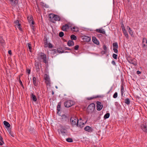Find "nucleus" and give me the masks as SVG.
<instances>
[{
  "label": "nucleus",
  "instance_id": "nucleus-26",
  "mask_svg": "<svg viewBox=\"0 0 147 147\" xmlns=\"http://www.w3.org/2000/svg\"><path fill=\"white\" fill-rule=\"evenodd\" d=\"M32 82L34 85L36 86L37 85V83L36 82V77H34L32 78Z\"/></svg>",
  "mask_w": 147,
  "mask_h": 147
},
{
  "label": "nucleus",
  "instance_id": "nucleus-42",
  "mask_svg": "<svg viewBox=\"0 0 147 147\" xmlns=\"http://www.w3.org/2000/svg\"><path fill=\"white\" fill-rule=\"evenodd\" d=\"M80 121V125H83L82 126V127H80V128H82L83 127L84 125V123L82 121L81 119H80V121Z\"/></svg>",
  "mask_w": 147,
  "mask_h": 147
},
{
  "label": "nucleus",
  "instance_id": "nucleus-1",
  "mask_svg": "<svg viewBox=\"0 0 147 147\" xmlns=\"http://www.w3.org/2000/svg\"><path fill=\"white\" fill-rule=\"evenodd\" d=\"M48 16L50 21L52 23H55L56 21H62L60 17L57 15L51 13L49 14Z\"/></svg>",
  "mask_w": 147,
  "mask_h": 147
},
{
  "label": "nucleus",
  "instance_id": "nucleus-16",
  "mask_svg": "<svg viewBox=\"0 0 147 147\" xmlns=\"http://www.w3.org/2000/svg\"><path fill=\"white\" fill-rule=\"evenodd\" d=\"M92 41L94 43L96 44L97 45H98L99 44V41L95 37L93 36L92 37Z\"/></svg>",
  "mask_w": 147,
  "mask_h": 147
},
{
  "label": "nucleus",
  "instance_id": "nucleus-18",
  "mask_svg": "<svg viewBox=\"0 0 147 147\" xmlns=\"http://www.w3.org/2000/svg\"><path fill=\"white\" fill-rule=\"evenodd\" d=\"M84 129L85 131L89 132H91L92 131V129L89 126H87L85 127Z\"/></svg>",
  "mask_w": 147,
  "mask_h": 147
},
{
  "label": "nucleus",
  "instance_id": "nucleus-39",
  "mask_svg": "<svg viewBox=\"0 0 147 147\" xmlns=\"http://www.w3.org/2000/svg\"><path fill=\"white\" fill-rule=\"evenodd\" d=\"M121 28H122V30L123 32L126 31V30H125V28L124 27V25L123 23H122L121 25Z\"/></svg>",
  "mask_w": 147,
  "mask_h": 147
},
{
  "label": "nucleus",
  "instance_id": "nucleus-57",
  "mask_svg": "<svg viewBox=\"0 0 147 147\" xmlns=\"http://www.w3.org/2000/svg\"><path fill=\"white\" fill-rule=\"evenodd\" d=\"M33 25H30V26H31L32 27V28L33 29V30H34V26H33Z\"/></svg>",
  "mask_w": 147,
  "mask_h": 147
},
{
  "label": "nucleus",
  "instance_id": "nucleus-53",
  "mask_svg": "<svg viewBox=\"0 0 147 147\" xmlns=\"http://www.w3.org/2000/svg\"><path fill=\"white\" fill-rule=\"evenodd\" d=\"M8 53L9 54H10V55H11V54H12L11 51V50H9L8 51Z\"/></svg>",
  "mask_w": 147,
  "mask_h": 147
},
{
  "label": "nucleus",
  "instance_id": "nucleus-30",
  "mask_svg": "<svg viewBox=\"0 0 147 147\" xmlns=\"http://www.w3.org/2000/svg\"><path fill=\"white\" fill-rule=\"evenodd\" d=\"M110 116V114L109 113H107L104 116V118L107 119L109 118Z\"/></svg>",
  "mask_w": 147,
  "mask_h": 147
},
{
  "label": "nucleus",
  "instance_id": "nucleus-56",
  "mask_svg": "<svg viewBox=\"0 0 147 147\" xmlns=\"http://www.w3.org/2000/svg\"><path fill=\"white\" fill-rule=\"evenodd\" d=\"M141 73V72L140 71H137V74H140Z\"/></svg>",
  "mask_w": 147,
  "mask_h": 147
},
{
  "label": "nucleus",
  "instance_id": "nucleus-36",
  "mask_svg": "<svg viewBox=\"0 0 147 147\" xmlns=\"http://www.w3.org/2000/svg\"><path fill=\"white\" fill-rule=\"evenodd\" d=\"M84 38L86 39V41L87 42H89L90 40L91 39L90 37H88L87 36H85Z\"/></svg>",
  "mask_w": 147,
  "mask_h": 147
},
{
  "label": "nucleus",
  "instance_id": "nucleus-43",
  "mask_svg": "<svg viewBox=\"0 0 147 147\" xmlns=\"http://www.w3.org/2000/svg\"><path fill=\"white\" fill-rule=\"evenodd\" d=\"M30 69H27L26 72V73L28 74V75H29L30 73Z\"/></svg>",
  "mask_w": 147,
  "mask_h": 147
},
{
  "label": "nucleus",
  "instance_id": "nucleus-5",
  "mask_svg": "<svg viewBox=\"0 0 147 147\" xmlns=\"http://www.w3.org/2000/svg\"><path fill=\"white\" fill-rule=\"evenodd\" d=\"M127 60L129 63L132 64L133 65H137V61L135 59L129 57L127 59Z\"/></svg>",
  "mask_w": 147,
  "mask_h": 147
},
{
  "label": "nucleus",
  "instance_id": "nucleus-32",
  "mask_svg": "<svg viewBox=\"0 0 147 147\" xmlns=\"http://www.w3.org/2000/svg\"><path fill=\"white\" fill-rule=\"evenodd\" d=\"M123 32V34L124 35L126 38L128 39L129 38L128 35L126 30Z\"/></svg>",
  "mask_w": 147,
  "mask_h": 147
},
{
  "label": "nucleus",
  "instance_id": "nucleus-11",
  "mask_svg": "<svg viewBox=\"0 0 147 147\" xmlns=\"http://www.w3.org/2000/svg\"><path fill=\"white\" fill-rule=\"evenodd\" d=\"M27 19L28 22L30 25H33L34 24V22L33 20V18L31 16H28L27 17Z\"/></svg>",
  "mask_w": 147,
  "mask_h": 147
},
{
  "label": "nucleus",
  "instance_id": "nucleus-50",
  "mask_svg": "<svg viewBox=\"0 0 147 147\" xmlns=\"http://www.w3.org/2000/svg\"><path fill=\"white\" fill-rule=\"evenodd\" d=\"M19 83H20V85H21V86L22 87H23L24 86L23 84H22V81L20 80H19Z\"/></svg>",
  "mask_w": 147,
  "mask_h": 147
},
{
  "label": "nucleus",
  "instance_id": "nucleus-58",
  "mask_svg": "<svg viewBox=\"0 0 147 147\" xmlns=\"http://www.w3.org/2000/svg\"><path fill=\"white\" fill-rule=\"evenodd\" d=\"M54 51V52H55V53L56 52V51H56V49H54L53 50Z\"/></svg>",
  "mask_w": 147,
  "mask_h": 147
},
{
  "label": "nucleus",
  "instance_id": "nucleus-47",
  "mask_svg": "<svg viewBox=\"0 0 147 147\" xmlns=\"http://www.w3.org/2000/svg\"><path fill=\"white\" fill-rule=\"evenodd\" d=\"M117 48H113V51L115 53H117L118 52Z\"/></svg>",
  "mask_w": 147,
  "mask_h": 147
},
{
  "label": "nucleus",
  "instance_id": "nucleus-52",
  "mask_svg": "<svg viewBox=\"0 0 147 147\" xmlns=\"http://www.w3.org/2000/svg\"><path fill=\"white\" fill-rule=\"evenodd\" d=\"M65 50H71V49L70 48H68V47H65Z\"/></svg>",
  "mask_w": 147,
  "mask_h": 147
},
{
  "label": "nucleus",
  "instance_id": "nucleus-49",
  "mask_svg": "<svg viewBox=\"0 0 147 147\" xmlns=\"http://www.w3.org/2000/svg\"><path fill=\"white\" fill-rule=\"evenodd\" d=\"M79 46L78 45L75 46L74 47V49L75 50H77L78 49Z\"/></svg>",
  "mask_w": 147,
  "mask_h": 147
},
{
  "label": "nucleus",
  "instance_id": "nucleus-3",
  "mask_svg": "<svg viewBox=\"0 0 147 147\" xmlns=\"http://www.w3.org/2000/svg\"><path fill=\"white\" fill-rule=\"evenodd\" d=\"M37 58L40 61L42 60V62L45 63H48L47 56L44 53L42 52L39 53L38 54Z\"/></svg>",
  "mask_w": 147,
  "mask_h": 147
},
{
  "label": "nucleus",
  "instance_id": "nucleus-12",
  "mask_svg": "<svg viewBox=\"0 0 147 147\" xmlns=\"http://www.w3.org/2000/svg\"><path fill=\"white\" fill-rule=\"evenodd\" d=\"M60 131L61 133L63 135H64L65 134H66L67 133V130L65 127L63 126L61 127Z\"/></svg>",
  "mask_w": 147,
  "mask_h": 147
},
{
  "label": "nucleus",
  "instance_id": "nucleus-27",
  "mask_svg": "<svg viewBox=\"0 0 147 147\" xmlns=\"http://www.w3.org/2000/svg\"><path fill=\"white\" fill-rule=\"evenodd\" d=\"M61 102H59L58 105L57 107V113H58L60 111V108L61 107Z\"/></svg>",
  "mask_w": 147,
  "mask_h": 147
},
{
  "label": "nucleus",
  "instance_id": "nucleus-21",
  "mask_svg": "<svg viewBox=\"0 0 147 147\" xmlns=\"http://www.w3.org/2000/svg\"><path fill=\"white\" fill-rule=\"evenodd\" d=\"M121 97L122 98L123 97H124V96H123V93H124V88L123 85V84H122L121 85Z\"/></svg>",
  "mask_w": 147,
  "mask_h": 147
},
{
  "label": "nucleus",
  "instance_id": "nucleus-48",
  "mask_svg": "<svg viewBox=\"0 0 147 147\" xmlns=\"http://www.w3.org/2000/svg\"><path fill=\"white\" fill-rule=\"evenodd\" d=\"M117 92H115L113 95V97L114 98H115L117 97Z\"/></svg>",
  "mask_w": 147,
  "mask_h": 147
},
{
  "label": "nucleus",
  "instance_id": "nucleus-35",
  "mask_svg": "<svg viewBox=\"0 0 147 147\" xmlns=\"http://www.w3.org/2000/svg\"><path fill=\"white\" fill-rule=\"evenodd\" d=\"M66 141L68 142H71L73 141V140L71 138H69L66 139Z\"/></svg>",
  "mask_w": 147,
  "mask_h": 147
},
{
  "label": "nucleus",
  "instance_id": "nucleus-34",
  "mask_svg": "<svg viewBox=\"0 0 147 147\" xmlns=\"http://www.w3.org/2000/svg\"><path fill=\"white\" fill-rule=\"evenodd\" d=\"M27 47L28 48L29 50H30V51L32 49L31 44L30 43H28L27 44Z\"/></svg>",
  "mask_w": 147,
  "mask_h": 147
},
{
  "label": "nucleus",
  "instance_id": "nucleus-6",
  "mask_svg": "<svg viewBox=\"0 0 147 147\" xmlns=\"http://www.w3.org/2000/svg\"><path fill=\"white\" fill-rule=\"evenodd\" d=\"M74 102L71 100H68L65 101L64 103V105L66 107H69L74 104Z\"/></svg>",
  "mask_w": 147,
  "mask_h": 147
},
{
  "label": "nucleus",
  "instance_id": "nucleus-9",
  "mask_svg": "<svg viewBox=\"0 0 147 147\" xmlns=\"http://www.w3.org/2000/svg\"><path fill=\"white\" fill-rule=\"evenodd\" d=\"M96 104L97 110L99 111L101 110L103 107V106L101 104V103L100 102L97 101Z\"/></svg>",
  "mask_w": 147,
  "mask_h": 147
},
{
  "label": "nucleus",
  "instance_id": "nucleus-33",
  "mask_svg": "<svg viewBox=\"0 0 147 147\" xmlns=\"http://www.w3.org/2000/svg\"><path fill=\"white\" fill-rule=\"evenodd\" d=\"M113 48H118V45L117 42L114 43L113 44Z\"/></svg>",
  "mask_w": 147,
  "mask_h": 147
},
{
  "label": "nucleus",
  "instance_id": "nucleus-28",
  "mask_svg": "<svg viewBox=\"0 0 147 147\" xmlns=\"http://www.w3.org/2000/svg\"><path fill=\"white\" fill-rule=\"evenodd\" d=\"M70 38L72 40H76L77 39L76 36L74 34L71 35V36Z\"/></svg>",
  "mask_w": 147,
  "mask_h": 147
},
{
  "label": "nucleus",
  "instance_id": "nucleus-2",
  "mask_svg": "<svg viewBox=\"0 0 147 147\" xmlns=\"http://www.w3.org/2000/svg\"><path fill=\"white\" fill-rule=\"evenodd\" d=\"M71 123L72 126H76L78 127H82V124H80V121L78 120L77 118L76 117H72L70 119Z\"/></svg>",
  "mask_w": 147,
  "mask_h": 147
},
{
  "label": "nucleus",
  "instance_id": "nucleus-7",
  "mask_svg": "<svg viewBox=\"0 0 147 147\" xmlns=\"http://www.w3.org/2000/svg\"><path fill=\"white\" fill-rule=\"evenodd\" d=\"M95 105L94 103L90 104L88 107L87 109L88 111L90 113L92 112L94 110Z\"/></svg>",
  "mask_w": 147,
  "mask_h": 147
},
{
  "label": "nucleus",
  "instance_id": "nucleus-41",
  "mask_svg": "<svg viewBox=\"0 0 147 147\" xmlns=\"http://www.w3.org/2000/svg\"><path fill=\"white\" fill-rule=\"evenodd\" d=\"M59 36L61 37H62L64 36V33L62 32H60L59 33Z\"/></svg>",
  "mask_w": 147,
  "mask_h": 147
},
{
  "label": "nucleus",
  "instance_id": "nucleus-23",
  "mask_svg": "<svg viewBox=\"0 0 147 147\" xmlns=\"http://www.w3.org/2000/svg\"><path fill=\"white\" fill-rule=\"evenodd\" d=\"M67 45L69 46H71L74 45V42L72 40H69L67 43Z\"/></svg>",
  "mask_w": 147,
  "mask_h": 147
},
{
  "label": "nucleus",
  "instance_id": "nucleus-54",
  "mask_svg": "<svg viewBox=\"0 0 147 147\" xmlns=\"http://www.w3.org/2000/svg\"><path fill=\"white\" fill-rule=\"evenodd\" d=\"M8 129H7V131H8V132H9V133H10V132H11V129H10V128H8Z\"/></svg>",
  "mask_w": 147,
  "mask_h": 147
},
{
  "label": "nucleus",
  "instance_id": "nucleus-10",
  "mask_svg": "<svg viewBox=\"0 0 147 147\" xmlns=\"http://www.w3.org/2000/svg\"><path fill=\"white\" fill-rule=\"evenodd\" d=\"M15 26L16 27L18 28L20 30H22V29L21 28V24L19 23L18 20H17L14 22Z\"/></svg>",
  "mask_w": 147,
  "mask_h": 147
},
{
  "label": "nucleus",
  "instance_id": "nucleus-44",
  "mask_svg": "<svg viewBox=\"0 0 147 147\" xmlns=\"http://www.w3.org/2000/svg\"><path fill=\"white\" fill-rule=\"evenodd\" d=\"M60 49H58L57 50L58 52L59 53H68V52L67 51H65V52L64 51H60Z\"/></svg>",
  "mask_w": 147,
  "mask_h": 147
},
{
  "label": "nucleus",
  "instance_id": "nucleus-20",
  "mask_svg": "<svg viewBox=\"0 0 147 147\" xmlns=\"http://www.w3.org/2000/svg\"><path fill=\"white\" fill-rule=\"evenodd\" d=\"M3 124L6 128H9L10 126V125L9 123L6 121H3Z\"/></svg>",
  "mask_w": 147,
  "mask_h": 147
},
{
  "label": "nucleus",
  "instance_id": "nucleus-14",
  "mask_svg": "<svg viewBox=\"0 0 147 147\" xmlns=\"http://www.w3.org/2000/svg\"><path fill=\"white\" fill-rule=\"evenodd\" d=\"M11 5L13 6H16L18 3V0H9Z\"/></svg>",
  "mask_w": 147,
  "mask_h": 147
},
{
  "label": "nucleus",
  "instance_id": "nucleus-17",
  "mask_svg": "<svg viewBox=\"0 0 147 147\" xmlns=\"http://www.w3.org/2000/svg\"><path fill=\"white\" fill-rule=\"evenodd\" d=\"M96 32L100 33H102L103 34H105V32L104 29H102V28L97 29L96 30Z\"/></svg>",
  "mask_w": 147,
  "mask_h": 147
},
{
  "label": "nucleus",
  "instance_id": "nucleus-40",
  "mask_svg": "<svg viewBox=\"0 0 147 147\" xmlns=\"http://www.w3.org/2000/svg\"><path fill=\"white\" fill-rule=\"evenodd\" d=\"M103 49L105 51H103L104 54H105L106 52V50H107V47L106 45H104L103 47Z\"/></svg>",
  "mask_w": 147,
  "mask_h": 147
},
{
  "label": "nucleus",
  "instance_id": "nucleus-45",
  "mask_svg": "<svg viewBox=\"0 0 147 147\" xmlns=\"http://www.w3.org/2000/svg\"><path fill=\"white\" fill-rule=\"evenodd\" d=\"M117 55L115 54H113V57L115 59H117Z\"/></svg>",
  "mask_w": 147,
  "mask_h": 147
},
{
  "label": "nucleus",
  "instance_id": "nucleus-13",
  "mask_svg": "<svg viewBox=\"0 0 147 147\" xmlns=\"http://www.w3.org/2000/svg\"><path fill=\"white\" fill-rule=\"evenodd\" d=\"M141 127L142 130L145 133H147V126L145 124H143L141 125Z\"/></svg>",
  "mask_w": 147,
  "mask_h": 147
},
{
  "label": "nucleus",
  "instance_id": "nucleus-8",
  "mask_svg": "<svg viewBox=\"0 0 147 147\" xmlns=\"http://www.w3.org/2000/svg\"><path fill=\"white\" fill-rule=\"evenodd\" d=\"M71 27V24L70 23H68L63 26L61 28L62 30L63 31H67V30Z\"/></svg>",
  "mask_w": 147,
  "mask_h": 147
},
{
  "label": "nucleus",
  "instance_id": "nucleus-37",
  "mask_svg": "<svg viewBox=\"0 0 147 147\" xmlns=\"http://www.w3.org/2000/svg\"><path fill=\"white\" fill-rule=\"evenodd\" d=\"M98 97V96L95 97H89L87 98V99L88 100H90Z\"/></svg>",
  "mask_w": 147,
  "mask_h": 147
},
{
  "label": "nucleus",
  "instance_id": "nucleus-61",
  "mask_svg": "<svg viewBox=\"0 0 147 147\" xmlns=\"http://www.w3.org/2000/svg\"><path fill=\"white\" fill-rule=\"evenodd\" d=\"M54 93L53 92V94Z\"/></svg>",
  "mask_w": 147,
  "mask_h": 147
},
{
  "label": "nucleus",
  "instance_id": "nucleus-19",
  "mask_svg": "<svg viewBox=\"0 0 147 147\" xmlns=\"http://www.w3.org/2000/svg\"><path fill=\"white\" fill-rule=\"evenodd\" d=\"M127 28L129 34L131 36H133V33L132 30L129 26H127Z\"/></svg>",
  "mask_w": 147,
  "mask_h": 147
},
{
  "label": "nucleus",
  "instance_id": "nucleus-31",
  "mask_svg": "<svg viewBox=\"0 0 147 147\" xmlns=\"http://www.w3.org/2000/svg\"><path fill=\"white\" fill-rule=\"evenodd\" d=\"M41 5L43 6V7H45L46 8H48L49 7V6L47 4H45L43 3H41Z\"/></svg>",
  "mask_w": 147,
  "mask_h": 147
},
{
  "label": "nucleus",
  "instance_id": "nucleus-24",
  "mask_svg": "<svg viewBox=\"0 0 147 147\" xmlns=\"http://www.w3.org/2000/svg\"><path fill=\"white\" fill-rule=\"evenodd\" d=\"M31 98L34 102H36L37 100V98L36 96L32 93H31Z\"/></svg>",
  "mask_w": 147,
  "mask_h": 147
},
{
  "label": "nucleus",
  "instance_id": "nucleus-22",
  "mask_svg": "<svg viewBox=\"0 0 147 147\" xmlns=\"http://www.w3.org/2000/svg\"><path fill=\"white\" fill-rule=\"evenodd\" d=\"M70 28L71 30L73 31L77 32L78 31L79 29L78 27H76L74 26L71 27H71H70Z\"/></svg>",
  "mask_w": 147,
  "mask_h": 147
},
{
  "label": "nucleus",
  "instance_id": "nucleus-46",
  "mask_svg": "<svg viewBox=\"0 0 147 147\" xmlns=\"http://www.w3.org/2000/svg\"><path fill=\"white\" fill-rule=\"evenodd\" d=\"M48 47L50 48H52L53 47V45L50 43H49Z\"/></svg>",
  "mask_w": 147,
  "mask_h": 147
},
{
  "label": "nucleus",
  "instance_id": "nucleus-60",
  "mask_svg": "<svg viewBox=\"0 0 147 147\" xmlns=\"http://www.w3.org/2000/svg\"><path fill=\"white\" fill-rule=\"evenodd\" d=\"M117 102H116L115 103V105H117Z\"/></svg>",
  "mask_w": 147,
  "mask_h": 147
},
{
  "label": "nucleus",
  "instance_id": "nucleus-59",
  "mask_svg": "<svg viewBox=\"0 0 147 147\" xmlns=\"http://www.w3.org/2000/svg\"><path fill=\"white\" fill-rule=\"evenodd\" d=\"M56 88H57V86H56Z\"/></svg>",
  "mask_w": 147,
  "mask_h": 147
},
{
  "label": "nucleus",
  "instance_id": "nucleus-25",
  "mask_svg": "<svg viewBox=\"0 0 147 147\" xmlns=\"http://www.w3.org/2000/svg\"><path fill=\"white\" fill-rule=\"evenodd\" d=\"M44 47H48V44L49 43L48 42L47 39V38H46L44 40Z\"/></svg>",
  "mask_w": 147,
  "mask_h": 147
},
{
  "label": "nucleus",
  "instance_id": "nucleus-29",
  "mask_svg": "<svg viewBox=\"0 0 147 147\" xmlns=\"http://www.w3.org/2000/svg\"><path fill=\"white\" fill-rule=\"evenodd\" d=\"M125 103L127 105H129L130 104V100L129 98H126L124 101Z\"/></svg>",
  "mask_w": 147,
  "mask_h": 147
},
{
  "label": "nucleus",
  "instance_id": "nucleus-51",
  "mask_svg": "<svg viewBox=\"0 0 147 147\" xmlns=\"http://www.w3.org/2000/svg\"><path fill=\"white\" fill-rule=\"evenodd\" d=\"M9 134L11 135V136H12V137H14V135L13 134L12 132H11L10 133H9Z\"/></svg>",
  "mask_w": 147,
  "mask_h": 147
},
{
  "label": "nucleus",
  "instance_id": "nucleus-38",
  "mask_svg": "<svg viewBox=\"0 0 147 147\" xmlns=\"http://www.w3.org/2000/svg\"><path fill=\"white\" fill-rule=\"evenodd\" d=\"M4 41L3 40V39L2 38L0 37V45L1 44H3L4 43Z\"/></svg>",
  "mask_w": 147,
  "mask_h": 147
},
{
  "label": "nucleus",
  "instance_id": "nucleus-15",
  "mask_svg": "<svg viewBox=\"0 0 147 147\" xmlns=\"http://www.w3.org/2000/svg\"><path fill=\"white\" fill-rule=\"evenodd\" d=\"M142 44L143 47H147V40L146 38H143Z\"/></svg>",
  "mask_w": 147,
  "mask_h": 147
},
{
  "label": "nucleus",
  "instance_id": "nucleus-55",
  "mask_svg": "<svg viewBox=\"0 0 147 147\" xmlns=\"http://www.w3.org/2000/svg\"><path fill=\"white\" fill-rule=\"evenodd\" d=\"M112 63L113 64V65H115V62L113 60L112 61Z\"/></svg>",
  "mask_w": 147,
  "mask_h": 147
},
{
  "label": "nucleus",
  "instance_id": "nucleus-4",
  "mask_svg": "<svg viewBox=\"0 0 147 147\" xmlns=\"http://www.w3.org/2000/svg\"><path fill=\"white\" fill-rule=\"evenodd\" d=\"M44 79L45 80V82L47 86L49 87L51 86V83L50 80L49 76L46 74H45L44 75Z\"/></svg>",
  "mask_w": 147,
  "mask_h": 147
}]
</instances>
